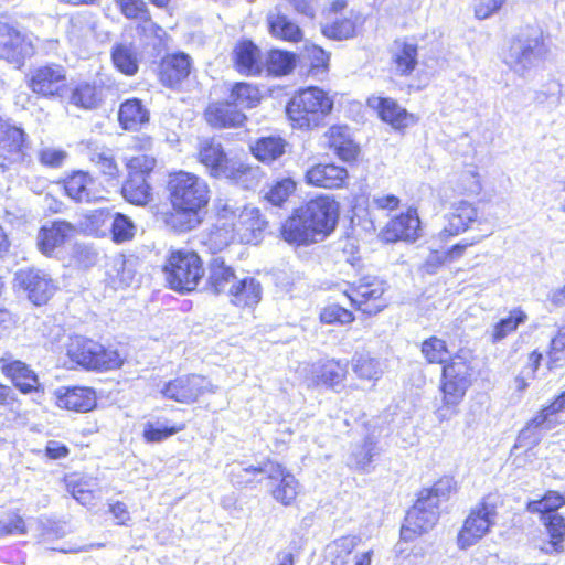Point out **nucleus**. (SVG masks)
Wrapping results in <instances>:
<instances>
[{"instance_id": "obj_1", "label": "nucleus", "mask_w": 565, "mask_h": 565, "mask_svg": "<svg viewBox=\"0 0 565 565\" xmlns=\"http://www.w3.org/2000/svg\"><path fill=\"white\" fill-rule=\"evenodd\" d=\"M174 212L168 224L180 232H186L200 224L199 212L209 202V186L194 173L179 171L170 175L168 183Z\"/></svg>"}, {"instance_id": "obj_2", "label": "nucleus", "mask_w": 565, "mask_h": 565, "mask_svg": "<svg viewBox=\"0 0 565 565\" xmlns=\"http://www.w3.org/2000/svg\"><path fill=\"white\" fill-rule=\"evenodd\" d=\"M550 51L543 31L527 25L509 40L503 61L518 75L529 77L544 64Z\"/></svg>"}, {"instance_id": "obj_3", "label": "nucleus", "mask_w": 565, "mask_h": 565, "mask_svg": "<svg viewBox=\"0 0 565 565\" xmlns=\"http://www.w3.org/2000/svg\"><path fill=\"white\" fill-rule=\"evenodd\" d=\"M451 491V481L441 479L431 488L419 492L412 509L407 512L401 529V539L409 542L430 531L438 520V507Z\"/></svg>"}, {"instance_id": "obj_4", "label": "nucleus", "mask_w": 565, "mask_h": 565, "mask_svg": "<svg viewBox=\"0 0 565 565\" xmlns=\"http://www.w3.org/2000/svg\"><path fill=\"white\" fill-rule=\"evenodd\" d=\"M198 160L209 170L212 177L230 179L244 188L256 185L260 179L258 168L228 158L222 145L214 139L200 141Z\"/></svg>"}, {"instance_id": "obj_5", "label": "nucleus", "mask_w": 565, "mask_h": 565, "mask_svg": "<svg viewBox=\"0 0 565 565\" xmlns=\"http://www.w3.org/2000/svg\"><path fill=\"white\" fill-rule=\"evenodd\" d=\"M333 105V97L328 92L310 86L291 97L286 113L294 128L310 130L324 122L332 113Z\"/></svg>"}, {"instance_id": "obj_6", "label": "nucleus", "mask_w": 565, "mask_h": 565, "mask_svg": "<svg viewBox=\"0 0 565 565\" xmlns=\"http://www.w3.org/2000/svg\"><path fill=\"white\" fill-rule=\"evenodd\" d=\"M243 472L265 473L273 482L271 495L282 505H290L300 491L298 480L282 465L267 460L260 466H247L242 462L228 465V477L236 486H246L252 482L250 478H243Z\"/></svg>"}, {"instance_id": "obj_7", "label": "nucleus", "mask_w": 565, "mask_h": 565, "mask_svg": "<svg viewBox=\"0 0 565 565\" xmlns=\"http://www.w3.org/2000/svg\"><path fill=\"white\" fill-rule=\"evenodd\" d=\"M66 355L73 363L88 370H113L120 367L124 362L117 350L105 349L98 342L83 337L70 339Z\"/></svg>"}, {"instance_id": "obj_8", "label": "nucleus", "mask_w": 565, "mask_h": 565, "mask_svg": "<svg viewBox=\"0 0 565 565\" xmlns=\"http://www.w3.org/2000/svg\"><path fill=\"white\" fill-rule=\"evenodd\" d=\"M166 279L170 287L179 291L194 290L204 275L202 260L192 250L171 252L164 265Z\"/></svg>"}, {"instance_id": "obj_9", "label": "nucleus", "mask_w": 565, "mask_h": 565, "mask_svg": "<svg viewBox=\"0 0 565 565\" xmlns=\"http://www.w3.org/2000/svg\"><path fill=\"white\" fill-rule=\"evenodd\" d=\"M494 518V497L488 494L471 510L457 535V545L467 550L489 533Z\"/></svg>"}, {"instance_id": "obj_10", "label": "nucleus", "mask_w": 565, "mask_h": 565, "mask_svg": "<svg viewBox=\"0 0 565 565\" xmlns=\"http://www.w3.org/2000/svg\"><path fill=\"white\" fill-rule=\"evenodd\" d=\"M38 39L17 28L0 23V58L21 66L25 58L35 54Z\"/></svg>"}, {"instance_id": "obj_11", "label": "nucleus", "mask_w": 565, "mask_h": 565, "mask_svg": "<svg viewBox=\"0 0 565 565\" xmlns=\"http://www.w3.org/2000/svg\"><path fill=\"white\" fill-rule=\"evenodd\" d=\"M386 285L375 276H364L344 290V295L351 303L366 315H376L382 311L386 303L382 300Z\"/></svg>"}, {"instance_id": "obj_12", "label": "nucleus", "mask_w": 565, "mask_h": 565, "mask_svg": "<svg viewBox=\"0 0 565 565\" xmlns=\"http://www.w3.org/2000/svg\"><path fill=\"white\" fill-rule=\"evenodd\" d=\"M303 217L323 239L334 231L339 220L340 205L330 195H319L299 207Z\"/></svg>"}, {"instance_id": "obj_13", "label": "nucleus", "mask_w": 565, "mask_h": 565, "mask_svg": "<svg viewBox=\"0 0 565 565\" xmlns=\"http://www.w3.org/2000/svg\"><path fill=\"white\" fill-rule=\"evenodd\" d=\"M216 387L196 374L182 375L163 384L160 390L164 398L182 404H192L205 393H215Z\"/></svg>"}, {"instance_id": "obj_14", "label": "nucleus", "mask_w": 565, "mask_h": 565, "mask_svg": "<svg viewBox=\"0 0 565 565\" xmlns=\"http://www.w3.org/2000/svg\"><path fill=\"white\" fill-rule=\"evenodd\" d=\"M220 215L225 220L235 218L233 231L237 233L242 242L247 244L257 239L258 234L266 225V221L255 206H244L239 210L230 203H225L220 211Z\"/></svg>"}, {"instance_id": "obj_15", "label": "nucleus", "mask_w": 565, "mask_h": 565, "mask_svg": "<svg viewBox=\"0 0 565 565\" xmlns=\"http://www.w3.org/2000/svg\"><path fill=\"white\" fill-rule=\"evenodd\" d=\"M30 145L26 134L20 127L10 125L0 136V169H8L12 164L29 163Z\"/></svg>"}, {"instance_id": "obj_16", "label": "nucleus", "mask_w": 565, "mask_h": 565, "mask_svg": "<svg viewBox=\"0 0 565 565\" xmlns=\"http://www.w3.org/2000/svg\"><path fill=\"white\" fill-rule=\"evenodd\" d=\"M31 90L43 97H60L66 89V73L63 66L50 64L31 71Z\"/></svg>"}, {"instance_id": "obj_17", "label": "nucleus", "mask_w": 565, "mask_h": 565, "mask_svg": "<svg viewBox=\"0 0 565 565\" xmlns=\"http://www.w3.org/2000/svg\"><path fill=\"white\" fill-rule=\"evenodd\" d=\"M14 281L36 306L46 303L55 291V285L49 275L35 268L20 269L15 274Z\"/></svg>"}, {"instance_id": "obj_18", "label": "nucleus", "mask_w": 565, "mask_h": 565, "mask_svg": "<svg viewBox=\"0 0 565 565\" xmlns=\"http://www.w3.org/2000/svg\"><path fill=\"white\" fill-rule=\"evenodd\" d=\"M380 236L387 243L397 241L415 242L420 236V221L416 209L392 218L381 231Z\"/></svg>"}, {"instance_id": "obj_19", "label": "nucleus", "mask_w": 565, "mask_h": 565, "mask_svg": "<svg viewBox=\"0 0 565 565\" xmlns=\"http://www.w3.org/2000/svg\"><path fill=\"white\" fill-rule=\"evenodd\" d=\"M280 234L285 242L295 246H308L322 241L299 209L282 223Z\"/></svg>"}, {"instance_id": "obj_20", "label": "nucleus", "mask_w": 565, "mask_h": 565, "mask_svg": "<svg viewBox=\"0 0 565 565\" xmlns=\"http://www.w3.org/2000/svg\"><path fill=\"white\" fill-rule=\"evenodd\" d=\"M67 195L79 203L97 202L103 199L96 180L85 171H75L64 181Z\"/></svg>"}, {"instance_id": "obj_21", "label": "nucleus", "mask_w": 565, "mask_h": 565, "mask_svg": "<svg viewBox=\"0 0 565 565\" xmlns=\"http://www.w3.org/2000/svg\"><path fill=\"white\" fill-rule=\"evenodd\" d=\"M348 179L347 169L334 163L315 164L305 174L308 184L324 189H342Z\"/></svg>"}, {"instance_id": "obj_22", "label": "nucleus", "mask_w": 565, "mask_h": 565, "mask_svg": "<svg viewBox=\"0 0 565 565\" xmlns=\"http://www.w3.org/2000/svg\"><path fill=\"white\" fill-rule=\"evenodd\" d=\"M563 411H565V391L527 424L519 436V443H522L525 439H531L529 441L530 445L536 444L539 441V436L534 430H550L554 428L558 424V422L554 419V416Z\"/></svg>"}, {"instance_id": "obj_23", "label": "nucleus", "mask_w": 565, "mask_h": 565, "mask_svg": "<svg viewBox=\"0 0 565 565\" xmlns=\"http://www.w3.org/2000/svg\"><path fill=\"white\" fill-rule=\"evenodd\" d=\"M367 105L375 109L381 119L394 129L406 128L416 121L413 114H409L392 98L372 96L367 99Z\"/></svg>"}, {"instance_id": "obj_24", "label": "nucleus", "mask_w": 565, "mask_h": 565, "mask_svg": "<svg viewBox=\"0 0 565 565\" xmlns=\"http://www.w3.org/2000/svg\"><path fill=\"white\" fill-rule=\"evenodd\" d=\"M2 373L11 380L13 385L23 394L39 392L38 375L25 363L14 360L0 359Z\"/></svg>"}, {"instance_id": "obj_25", "label": "nucleus", "mask_w": 565, "mask_h": 565, "mask_svg": "<svg viewBox=\"0 0 565 565\" xmlns=\"http://www.w3.org/2000/svg\"><path fill=\"white\" fill-rule=\"evenodd\" d=\"M326 145L343 161L355 160L359 146L354 142L345 125H333L323 135Z\"/></svg>"}, {"instance_id": "obj_26", "label": "nucleus", "mask_w": 565, "mask_h": 565, "mask_svg": "<svg viewBox=\"0 0 565 565\" xmlns=\"http://www.w3.org/2000/svg\"><path fill=\"white\" fill-rule=\"evenodd\" d=\"M55 398L58 407L74 412L86 413L96 406V394L89 387L58 388Z\"/></svg>"}, {"instance_id": "obj_27", "label": "nucleus", "mask_w": 565, "mask_h": 565, "mask_svg": "<svg viewBox=\"0 0 565 565\" xmlns=\"http://www.w3.org/2000/svg\"><path fill=\"white\" fill-rule=\"evenodd\" d=\"M136 268L131 259L122 254L108 257L106 262V280L114 289H121L135 282Z\"/></svg>"}, {"instance_id": "obj_28", "label": "nucleus", "mask_w": 565, "mask_h": 565, "mask_svg": "<svg viewBox=\"0 0 565 565\" xmlns=\"http://www.w3.org/2000/svg\"><path fill=\"white\" fill-rule=\"evenodd\" d=\"M468 388L469 386H467V382L465 381L458 383L451 377L441 376L440 391L443 394V404L436 411L439 420H448L456 415L457 406L462 401Z\"/></svg>"}, {"instance_id": "obj_29", "label": "nucleus", "mask_w": 565, "mask_h": 565, "mask_svg": "<svg viewBox=\"0 0 565 565\" xmlns=\"http://www.w3.org/2000/svg\"><path fill=\"white\" fill-rule=\"evenodd\" d=\"M204 115L206 121L215 128L238 127L246 119L245 115L237 110L230 100L209 105Z\"/></svg>"}, {"instance_id": "obj_30", "label": "nucleus", "mask_w": 565, "mask_h": 565, "mask_svg": "<svg viewBox=\"0 0 565 565\" xmlns=\"http://www.w3.org/2000/svg\"><path fill=\"white\" fill-rule=\"evenodd\" d=\"M74 233V227L66 222H53L41 227L38 234L39 249L50 255L55 248L62 246Z\"/></svg>"}, {"instance_id": "obj_31", "label": "nucleus", "mask_w": 565, "mask_h": 565, "mask_svg": "<svg viewBox=\"0 0 565 565\" xmlns=\"http://www.w3.org/2000/svg\"><path fill=\"white\" fill-rule=\"evenodd\" d=\"M190 57L185 54L166 56L159 66L160 82L169 87L178 85L190 73Z\"/></svg>"}, {"instance_id": "obj_32", "label": "nucleus", "mask_w": 565, "mask_h": 565, "mask_svg": "<svg viewBox=\"0 0 565 565\" xmlns=\"http://www.w3.org/2000/svg\"><path fill=\"white\" fill-rule=\"evenodd\" d=\"M237 279L234 269L222 258H213L209 264L207 285L214 294L230 295Z\"/></svg>"}, {"instance_id": "obj_33", "label": "nucleus", "mask_w": 565, "mask_h": 565, "mask_svg": "<svg viewBox=\"0 0 565 565\" xmlns=\"http://www.w3.org/2000/svg\"><path fill=\"white\" fill-rule=\"evenodd\" d=\"M266 22L269 33L276 39L297 43L303 38L299 25L277 9L267 14Z\"/></svg>"}, {"instance_id": "obj_34", "label": "nucleus", "mask_w": 565, "mask_h": 565, "mask_svg": "<svg viewBox=\"0 0 565 565\" xmlns=\"http://www.w3.org/2000/svg\"><path fill=\"white\" fill-rule=\"evenodd\" d=\"M262 286L253 277L238 278L230 291L231 302L237 307H254L262 299Z\"/></svg>"}, {"instance_id": "obj_35", "label": "nucleus", "mask_w": 565, "mask_h": 565, "mask_svg": "<svg viewBox=\"0 0 565 565\" xmlns=\"http://www.w3.org/2000/svg\"><path fill=\"white\" fill-rule=\"evenodd\" d=\"M477 217L476 209L467 203L460 202L452 207V211L447 216V224L440 232V236L448 238L466 231L471 222Z\"/></svg>"}, {"instance_id": "obj_36", "label": "nucleus", "mask_w": 565, "mask_h": 565, "mask_svg": "<svg viewBox=\"0 0 565 565\" xmlns=\"http://www.w3.org/2000/svg\"><path fill=\"white\" fill-rule=\"evenodd\" d=\"M392 61L398 75H409L417 65V45L397 40L393 44Z\"/></svg>"}, {"instance_id": "obj_37", "label": "nucleus", "mask_w": 565, "mask_h": 565, "mask_svg": "<svg viewBox=\"0 0 565 565\" xmlns=\"http://www.w3.org/2000/svg\"><path fill=\"white\" fill-rule=\"evenodd\" d=\"M234 60L239 73L255 75L260 72V52L250 41H244L236 45Z\"/></svg>"}, {"instance_id": "obj_38", "label": "nucleus", "mask_w": 565, "mask_h": 565, "mask_svg": "<svg viewBox=\"0 0 565 565\" xmlns=\"http://www.w3.org/2000/svg\"><path fill=\"white\" fill-rule=\"evenodd\" d=\"M121 194L131 204L143 206L151 201V186L143 175L128 174Z\"/></svg>"}, {"instance_id": "obj_39", "label": "nucleus", "mask_w": 565, "mask_h": 565, "mask_svg": "<svg viewBox=\"0 0 565 565\" xmlns=\"http://www.w3.org/2000/svg\"><path fill=\"white\" fill-rule=\"evenodd\" d=\"M286 145L280 137H263L250 146V151L258 161L269 164L285 153Z\"/></svg>"}, {"instance_id": "obj_40", "label": "nucleus", "mask_w": 565, "mask_h": 565, "mask_svg": "<svg viewBox=\"0 0 565 565\" xmlns=\"http://www.w3.org/2000/svg\"><path fill=\"white\" fill-rule=\"evenodd\" d=\"M360 543V537L355 535L341 536L326 547L327 559L332 565H348L350 555Z\"/></svg>"}, {"instance_id": "obj_41", "label": "nucleus", "mask_w": 565, "mask_h": 565, "mask_svg": "<svg viewBox=\"0 0 565 565\" xmlns=\"http://www.w3.org/2000/svg\"><path fill=\"white\" fill-rule=\"evenodd\" d=\"M149 120L148 110L139 99H129L121 104L119 121L125 129L134 130Z\"/></svg>"}, {"instance_id": "obj_42", "label": "nucleus", "mask_w": 565, "mask_h": 565, "mask_svg": "<svg viewBox=\"0 0 565 565\" xmlns=\"http://www.w3.org/2000/svg\"><path fill=\"white\" fill-rule=\"evenodd\" d=\"M111 58L116 68L126 75H134L138 71V54L132 44L120 43L114 46Z\"/></svg>"}, {"instance_id": "obj_43", "label": "nucleus", "mask_w": 565, "mask_h": 565, "mask_svg": "<svg viewBox=\"0 0 565 565\" xmlns=\"http://www.w3.org/2000/svg\"><path fill=\"white\" fill-rule=\"evenodd\" d=\"M66 487L72 497L83 505L90 504L97 490L94 478L71 476L66 478Z\"/></svg>"}, {"instance_id": "obj_44", "label": "nucleus", "mask_w": 565, "mask_h": 565, "mask_svg": "<svg viewBox=\"0 0 565 565\" xmlns=\"http://www.w3.org/2000/svg\"><path fill=\"white\" fill-rule=\"evenodd\" d=\"M463 354H457L449 363L443 367V377H451L455 382H467V386L472 383L473 366Z\"/></svg>"}, {"instance_id": "obj_45", "label": "nucleus", "mask_w": 565, "mask_h": 565, "mask_svg": "<svg viewBox=\"0 0 565 565\" xmlns=\"http://www.w3.org/2000/svg\"><path fill=\"white\" fill-rule=\"evenodd\" d=\"M356 30V22L353 19V14L351 17L335 19L331 22H327L322 25L321 31L322 34L332 40L342 41L354 36Z\"/></svg>"}, {"instance_id": "obj_46", "label": "nucleus", "mask_w": 565, "mask_h": 565, "mask_svg": "<svg viewBox=\"0 0 565 565\" xmlns=\"http://www.w3.org/2000/svg\"><path fill=\"white\" fill-rule=\"evenodd\" d=\"M296 65V55L281 50H271L266 57V66L270 74L281 76L290 73Z\"/></svg>"}, {"instance_id": "obj_47", "label": "nucleus", "mask_w": 565, "mask_h": 565, "mask_svg": "<svg viewBox=\"0 0 565 565\" xmlns=\"http://www.w3.org/2000/svg\"><path fill=\"white\" fill-rule=\"evenodd\" d=\"M228 100L234 107L252 108L259 102V92L256 87L246 84L237 83L230 95Z\"/></svg>"}, {"instance_id": "obj_48", "label": "nucleus", "mask_w": 565, "mask_h": 565, "mask_svg": "<svg viewBox=\"0 0 565 565\" xmlns=\"http://www.w3.org/2000/svg\"><path fill=\"white\" fill-rule=\"evenodd\" d=\"M297 183L291 178L275 182L265 194V199L276 206H281L295 193Z\"/></svg>"}, {"instance_id": "obj_49", "label": "nucleus", "mask_w": 565, "mask_h": 565, "mask_svg": "<svg viewBox=\"0 0 565 565\" xmlns=\"http://www.w3.org/2000/svg\"><path fill=\"white\" fill-rule=\"evenodd\" d=\"M527 315L519 307L508 311L507 316L497 322V341L514 332L520 324L525 323Z\"/></svg>"}, {"instance_id": "obj_50", "label": "nucleus", "mask_w": 565, "mask_h": 565, "mask_svg": "<svg viewBox=\"0 0 565 565\" xmlns=\"http://www.w3.org/2000/svg\"><path fill=\"white\" fill-rule=\"evenodd\" d=\"M565 503V498L558 492L550 491L542 499L530 501L527 510L532 513H541L544 516L555 511Z\"/></svg>"}, {"instance_id": "obj_51", "label": "nucleus", "mask_w": 565, "mask_h": 565, "mask_svg": "<svg viewBox=\"0 0 565 565\" xmlns=\"http://www.w3.org/2000/svg\"><path fill=\"white\" fill-rule=\"evenodd\" d=\"M544 523L552 539L550 542L552 551L559 552L565 536V519L558 513H551L544 516Z\"/></svg>"}, {"instance_id": "obj_52", "label": "nucleus", "mask_w": 565, "mask_h": 565, "mask_svg": "<svg viewBox=\"0 0 565 565\" xmlns=\"http://www.w3.org/2000/svg\"><path fill=\"white\" fill-rule=\"evenodd\" d=\"M90 161L95 164V167L99 170V172L109 178V179H118L120 175V169L109 150H102L99 152H95L90 157Z\"/></svg>"}, {"instance_id": "obj_53", "label": "nucleus", "mask_w": 565, "mask_h": 565, "mask_svg": "<svg viewBox=\"0 0 565 565\" xmlns=\"http://www.w3.org/2000/svg\"><path fill=\"white\" fill-rule=\"evenodd\" d=\"M422 353L429 363L441 364L446 362L448 350L444 340L431 337L423 342Z\"/></svg>"}, {"instance_id": "obj_54", "label": "nucleus", "mask_w": 565, "mask_h": 565, "mask_svg": "<svg viewBox=\"0 0 565 565\" xmlns=\"http://www.w3.org/2000/svg\"><path fill=\"white\" fill-rule=\"evenodd\" d=\"M136 233L134 222L124 214L117 213L111 222V236L116 243L130 241Z\"/></svg>"}, {"instance_id": "obj_55", "label": "nucleus", "mask_w": 565, "mask_h": 565, "mask_svg": "<svg viewBox=\"0 0 565 565\" xmlns=\"http://www.w3.org/2000/svg\"><path fill=\"white\" fill-rule=\"evenodd\" d=\"M353 371L364 380H377L382 374L380 363L365 354H361L354 360Z\"/></svg>"}, {"instance_id": "obj_56", "label": "nucleus", "mask_w": 565, "mask_h": 565, "mask_svg": "<svg viewBox=\"0 0 565 565\" xmlns=\"http://www.w3.org/2000/svg\"><path fill=\"white\" fill-rule=\"evenodd\" d=\"M98 98L96 89L89 84L78 85L71 94L70 103L86 109L93 108L97 105Z\"/></svg>"}, {"instance_id": "obj_57", "label": "nucleus", "mask_w": 565, "mask_h": 565, "mask_svg": "<svg viewBox=\"0 0 565 565\" xmlns=\"http://www.w3.org/2000/svg\"><path fill=\"white\" fill-rule=\"evenodd\" d=\"M347 375V369L344 365L335 361H328L321 366L320 380L321 382L330 387L339 385Z\"/></svg>"}, {"instance_id": "obj_58", "label": "nucleus", "mask_w": 565, "mask_h": 565, "mask_svg": "<svg viewBox=\"0 0 565 565\" xmlns=\"http://www.w3.org/2000/svg\"><path fill=\"white\" fill-rule=\"evenodd\" d=\"M548 367H558L565 363V328L558 330L551 340L548 350Z\"/></svg>"}, {"instance_id": "obj_59", "label": "nucleus", "mask_w": 565, "mask_h": 565, "mask_svg": "<svg viewBox=\"0 0 565 565\" xmlns=\"http://www.w3.org/2000/svg\"><path fill=\"white\" fill-rule=\"evenodd\" d=\"M157 160L154 157L148 154H138L131 157L126 166L128 174L143 175L149 174L156 167Z\"/></svg>"}, {"instance_id": "obj_60", "label": "nucleus", "mask_w": 565, "mask_h": 565, "mask_svg": "<svg viewBox=\"0 0 565 565\" xmlns=\"http://www.w3.org/2000/svg\"><path fill=\"white\" fill-rule=\"evenodd\" d=\"M354 319L353 313L338 305H331L326 307L320 313V320L323 323H340L347 324L352 322Z\"/></svg>"}, {"instance_id": "obj_61", "label": "nucleus", "mask_w": 565, "mask_h": 565, "mask_svg": "<svg viewBox=\"0 0 565 565\" xmlns=\"http://www.w3.org/2000/svg\"><path fill=\"white\" fill-rule=\"evenodd\" d=\"M182 429L183 426L169 428L167 426H156L152 423H147L143 428V437L148 443H160Z\"/></svg>"}, {"instance_id": "obj_62", "label": "nucleus", "mask_w": 565, "mask_h": 565, "mask_svg": "<svg viewBox=\"0 0 565 565\" xmlns=\"http://www.w3.org/2000/svg\"><path fill=\"white\" fill-rule=\"evenodd\" d=\"M38 158L43 166L58 168L67 158V152L54 147H43L39 150Z\"/></svg>"}, {"instance_id": "obj_63", "label": "nucleus", "mask_w": 565, "mask_h": 565, "mask_svg": "<svg viewBox=\"0 0 565 565\" xmlns=\"http://www.w3.org/2000/svg\"><path fill=\"white\" fill-rule=\"evenodd\" d=\"M121 13L128 19H142L147 7L143 0H115Z\"/></svg>"}, {"instance_id": "obj_64", "label": "nucleus", "mask_w": 565, "mask_h": 565, "mask_svg": "<svg viewBox=\"0 0 565 565\" xmlns=\"http://www.w3.org/2000/svg\"><path fill=\"white\" fill-rule=\"evenodd\" d=\"M232 233L224 227H215L206 237V244L214 252L222 250L232 241Z\"/></svg>"}]
</instances>
